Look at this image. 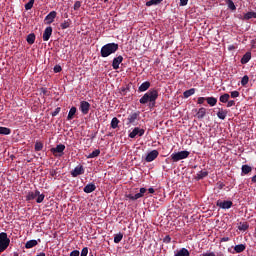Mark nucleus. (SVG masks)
<instances>
[{
	"label": "nucleus",
	"mask_w": 256,
	"mask_h": 256,
	"mask_svg": "<svg viewBox=\"0 0 256 256\" xmlns=\"http://www.w3.org/2000/svg\"><path fill=\"white\" fill-rule=\"evenodd\" d=\"M158 98L159 91L157 89H150L140 98L139 102L141 103V105H147V103H149V107L153 108L155 107V103Z\"/></svg>",
	"instance_id": "nucleus-1"
},
{
	"label": "nucleus",
	"mask_w": 256,
	"mask_h": 256,
	"mask_svg": "<svg viewBox=\"0 0 256 256\" xmlns=\"http://www.w3.org/2000/svg\"><path fill=\"white\" fill-rule=\"evenodd\" d=\"M117 51H119V44L108 43L102 46L100 55L101 57H109V55H113V53H117Z\"/></svg>",
	"instance_id": "nucleus-2"
},
{
	"label": "nucleus",
	"mask_w": 256,
	"mask_h": 256,
	"mask_svg": "<svg viewBox=\"0 0 256 256\" xmlns=\"http://www.w3.org/2000/svg\"><path fill=\"white\" fill-rule=\"evenodd\" d=\"M36 203H41L42 201H45V194H41L39 190L30 191L26 195V201H35Z\"/></svg>",
	"instance_id": "nucleus-3"
},
{
	"label": "nucleus",
	"mask_w": 256,
	"mask_h": 256,
	"mask_svg": "<svg viewBox=\"0 0 256 256\" xmlns=\"http://www.w3.org/2000/svg\"><path fill=\"white\" fill-rule=\"evenodd\" d=\"M11 243V239L7 236V233L1 232L0 233V255L4 251H7V248L9 247Z\"/></svg>",
	"instance_id": "nucleus-4"
},
{
	"label": "nucleus",
	"mask_w": 256,
	"mask_h": 256,
	"mask_svg": "<svg viewBox=\"0 0 256 256\" xmlns=\"http://www.w3.org/2000/svg\"><path fill=\"white\" fill-rule=\"evenodd\" d=\"M189 155H191V153L189 151L183 150L180 152L172 153L170 158L173 161V163H177L179 161H182V159H187V157H189Z\"/></svg>",
	"instance_id": "nucleus-5"
},
{
	"label": "nucleus",
	"mask_w": 256,
	"mask_h": 256,
	"mask_svg": "<svg viewBox=\"0 0 256 256\" xmlns=\"http://www.w3.org/2000/svg\"><path fill=\"white\" fill-rule=\"evenodd\" d=\"M140 115H141V112L139 111L131 112L127 118V125H137V121H139Z\"/></svg>",
	"instance_id": "nucleus-6"
},
{
	"label": "nucleus",
	"mask_w": 256,
	"mask_h": 256,
	"mask_svg": "<svg viewBox=\"0 0 256 256\" xmlns=\"http://www.w3.org/2000/svg\"><path fill=\"white\" fill-rule=\"evenodd\" d=\"M52 155H54V157H63V151H65V145L63 144H59L54 148L50 149Z\"/></svg>",
	"instance_id": "nucleus-7"
},
{
	"label": "nucleus",
	"mask_w": 256,
	"mask_h": 256,
	"mask_svg": "<svg viewBox=\"0 0 256 256\" xmlns=\"http://www.w3.org/2000/svg\"><path fill=\"white\" fill-rule=\"evenodd\" d=\"M216 207L220 209H231L233 207V201L231 200H217Z\"/></svg>",
	"instance_id": "nucleus-8"
},
{
	"label": "nucleus",
	"mask_w": 256,
	"mask_h": 256,
	"mask_svg": "<svg viewBox=\"0 0 256 256\" xmlns=\"http://www.w3.org/2000/svg\"><path fill=\"white\" fill-rule=\"evenodd\" d=\"M145 193H147V189L146 188H140L139 193H136L135 195L127 194L126 197H127V199H130L131 201H137V199H141V197H143V195H145Z\"/></svg>",
	"instance_id": "nucleus-9"
},
{
	"label": "nucleus",
	"mask_w": 256,
	"mask_h": 256,
	"mask_svg": "<svg viewBox=\"0 0 256 256\" xmlns=\"http://www.w3.org/2000/svg\"><path fill=\"white\" fill-rule=\"evenodd\" d=\"M143 137L145 135V129H141L139 127H136L132 130V132L129 133L130 139H135L136 137Z\"/></svg>",
	"instance_id": "nucleus-10"
},
{
	"label": "nucleus",
	"mask_w": 256,
	"mask_h": 256,
	"mask_svg": "<svg viewBox=\"0 0 256 256\" xmlns=\"http://www.w3.org/2000/svg\"><path fill=\"white\" fill-rule=\"evenodd\" d=\"M157 157H159V151L152 150L151 152H149L146 155L145 161H146V163H151V162L155 161V159H157Z\"/></svg>",
	"instance_id": "nucleus-11"
},
{
	"label": "nucleus",
	"mask_w": 256,
	"mask_h": 256,
	"mask_svg": "<svg viewBox=\"0 0 256 256\" xmlns=\"http://www.w3.org/2000/svg\"><path fill=\"white\" fill-rule=\"evenodd\" d=\"M55 17H57V12L51 11L44 19L45 25H51L55 21Z\"/></svg>",
	"instance_id": "nucleus-12"
},
{
	"label": "nucleus",
	"mask_w": 256,
	"mask_h": 256,
	"mask_svg": "<svg viewBox=\"0 0 256 256\" xmlns=\"http://www.w3.org/2000/svg\"><path fill=\"white\" fill-rule=\"evenodd\" d=\"M90 109H91V104H89V102L82 101L80 103V111L81 113H83V115H87Z\"/></svg>",
	"instance_id": "nucleus-13"
},
{
	"label": "nucleus",
	"mask_w": 256,
	"mask_h": 256,
	"mask_svg": "<svg viewBox=\"0 0 256 256\" xmlns=\"http://www.w3.org/2000/svg\"><path fill=\"white\" fill-rule=\"evenodd\" d=\"M51 35H53V28L48 26L43 33V41H49L51 39Z\"/></svg>",
	"instance_id": "nucleus-14"
},
{
	"label": "nucleus",
	"mask_w": 256,
	"mask_h": 256,
	"mask_svg": "<svg viewBox=\"0 0 256 256\" xmlns=\"http://www.w3.org/2000/svg\"><path fill=\"white\" fill-rule=\"evenodd\" d=\"M85 173V169H83V166H77L72 170L71 175L72 177H79V175H83Z\"/></svg>",
	"instance_id": "nucleus-15"
},
{
	"label": "nucleus",
	"mask_w": 256,
	"mask_h": 256,
	"mask_svg": "<svg viewBox=\"0 0 256 256\" xmlns=\"http://www.w3.org/2000/svg\"><path fill=\"white\" fill-rule=\"evenodd\" d=\"M228 113H229V111H227L226 109L218 108L217 117H218V119L225 121Z\"/></svg>",
	"instance_id": "nucleus-16"
},
{
	"label": "nucleus",
	"mask_w": 256,
	"mask_h": 256,
	"mask_svg": "<svg viewBox=\"0 0 256 256\" xmlns=\"http://www.w3.org/2000/svg\"><path fill=\"white\" fill-rule=\"evenodd\" d=\"M121 63H123V56H118L114 58L112 62L113 69L115 70L119 69V65H121Z\"/></svg>",
	"instance_id": "nucleus-17"
},
{
	"label": "nucleus",
	"mask_w": 256,
	"mask_h": 256,
	"mask_svg": "<svg viewBox=\"0 0 256 256\" xmlns=\"http://www.w3.org/2000/svg\"><path fill=\"white\" fill-rule=\"evenodd\" d=\"M208 175H209V172L207 170H201L196 174L195 180L201 181V179H205V177H208Z\"/></svg>",
	"instance_id": "nucleus-18"
},
{
	"label": "nucleus",
	"mask_w": 256,
	"mask_h": 256,
	"mask_svg": "<svg viewBox=\"0 0 256 256\" xmlns=\"http://www.w3.org/2000/svg\"><path fill=\"white\" fill-rule=\"evenodd\" d=\"M149 87H151V82L145 81L139 86L138 91L140 93H144V91H147Z\"/></svg>",
	"instance_id": "nucleus-19"
},
{
	"label": "nucleus",
	"mask_w": 256,
	"mask_h": 256,
	"mask_svg": "<svg viewBox=\"0 0 256 256\" xmlns=\"http://www.w3.org/2000/svg\"><path fill=\"white\" fill-rule=\"evenodd\" d=\"M95 189H97V186H95L93 183H89L83 188V191L84 193H93Z\"/></svg>",
	"instance_id": "nucleus-20"
},
{
	"label": "nucleus",
	"mask_w": 256,
	"mask_h": 256,
	"mask_svg": "<svg viewBox=\"0 0 256 256\" xmlns=\"http://www.w3.org/2000/svg\"><path fill=\"white\" fill-rule=\"evenodd\" d=\"M205 115H207V109L204 107L199 108L198 112L196 113L197 119H204Z\"/></svg>",
	"instance_id": "nucleus-21"
},
{
	"label": "nucleus",
	"mask_w": 256,
	"mask_h": 256,
	"mask_svg": "<svg viewBox=\"0 0 256 256\" xmlns=\"http://www.w3.org/2000/svg\"><path fill=\"white\" fill-rule=\"evenodd\" d=\"M251 61V52H246L241 58L242 65H247Z\"/></svg>",
	"instance_id": "nucleus-22"
},
{
	"label": "nucleus",
	"mask_w": 256,
	"mask_h": 256,
	"mask_svg": "<svg viewBox=\"0 0 256 256\" xmlns=\"http://www.w3.org/2000/svg\"><path fill=\"white\" fill-rule=\"evenodd\" d=\"M76 113H77V108L73 106L68 113L67 120L71 121L72 119H75Z\"/></svg>",
	"instance_id": "nucleus-23"
},
{
	"label": "nucleus",
	"mask_w": 256,
	"mask_h": 256,
	"mask_svg": "<svg viewBox=\"0 0 256 256\" xmlns=\"http://www.w3.org/2000/svg\"><path fill=\"white\" fill-rule=\"evenodd\" d=\"M37 245H38L37 240H30V241L26 242L25 248L26 249H33V247H37Z\"/></svg>",
	"instance_id": "nucleus-24"
},
{
	"label": "nucleus",
	"mask_w": 256,
	"mask_h": 256,
	"mask_svg": "<svg viewBox=\"0 0 256 256\" xmlns=\"http://www.w3.org/2000/svg\"><path fill=\"white\" fill-rule=\"evenodd\" d=\"M206 102L208 103V105H210V107H215V105H217V98L213 96L206 97Z\"/></svg>",
	"instance_id": "nucleus-25"
},
{
	"label": "nucleus",
	"mask_w": 256,
	"mask_h": 256,
	"mask_svg": "<svg viewBox=\"0 0 256 256\" xmlns=\"http://www.w3.org/2000/svg\"><path fill=\"white\" fill-rule=\"evenodd\" d=\"M191 95H195V88H191V89L183 92L184 99H189V97H191Z\"/></svg>",
	"instance_id": "nucleus-26"
},
{
	"label": "nucleus",
	"mask_w": 256,
	"mask_h": 256,
	"mask_svg": "<svg viewBox=\"0 0 256 256\" xmlns=\"http://www.w3.org/2000/svg\"><path fill=\"white\" fill-rule=\"evenodd\" d=\"M245 249H247V246H245V244H238L234 247L235 253H243Z\"/></svg>",
	"instance_id": "nucleus-27"
},
{
	"label": "nucleus",
	"mask_w": 256,
	"mask_h": 256,
	"mask_svg": "<svg viewBox=\"0 0 256 256\" xmlns=\"http://www.w3.org/2000/svg\"><path fill=\"white\" fill-rule=\"evenodd\" d=\"M35 39H36L35 33H30L27 36L26 41H27L28 45H33V43H35Z\"/></svg>",
	"instance_id": "nucleus-28"
},
{
	"label": "nucleus",
	"mask_w": 256,
	"mask_h": 256,
	"mask_svg": "<svg viewBox=\"0 0 256 256\" xmlns=\"http://www.w3.org/2000/svg\"><path fill=\"white\" fill-rule=\"evenodd\" d=\"M99 155H101V150L96 149L87 156V159H95V157H99Z\"/></svg>",
	"instance_id": "nucleus-29"
},
{
	"label": "nucleus",
	"mask_w": 256,
	"mask_h": 256,
	"mask_svg": "<svg viewBox=\"0 0 256 256\" xmlns=\"http://www.w3.org/2000/svg\"><path fill=\"white\" fill-rule=\"evenodd\" d=\"M251 171H253V168L247 164L242 165V173H244V175H249V173H251Z\"/></svg>",
	"instance_id": "nucleus-30"
},
{
	"label": "nucleus",
	"mask_w": 256,
	"mask_h": 256,
	"mask_svg": "<svg viewBox=\"0 0 256 256\" xmlns=\"http://www.w3.org/2000/svg\"><path fill=\"white\" fill-rule=\"evenodd\" d=\"M247 229H249V223H247V222H240L238 224V230L239 231H247Z\"/></svg>",
	"instance_id": "nucleus-31"
},
{
	"label": "nucleus",
	"mask_w": 256,
	"mask_h": 256,
	"mask_svg": "<svg viewBox=\"0 0 256 256\" xmlns=\"http://www.w3.org/2000/svg\"><path fill=\"white\" fill-rule=\"evenodd\" d=\"M245 21H249V19H256V12H248L246 14H244V18Z\"/></svg>",
	"instance_id": "nucleus-32"
},
{
	"label": "nucleus",
	"mask_w": 256,
	"mask_h": 256,
	"mask_svg": "<svg viewBox=\"0 0 256 256\" xmlns=\"http://www.w3.org/2000/svg\"><path fill=\"white\" fill-rule=\"evenodd\" d=\"M0 135H11V128L0 126Z\"/></svg>",
	"instance_id": "nucleus-33"
},
{
	"label": "nucleus",
	"mask_w": 256,
	"mask_h": 256,
	"mask_svg": "<svg viewBox=\"0 0 256 256\" xmlns=\"http://www.w3.org/2000/svg\"><path fill=\"white\" fill-rule=\"evenodd\" d=\"M226 4L228 6V9H230L231 11H237V6H235L233 0H227Z\"/></svg>",
	"instance_id": "nucleus-34"
},
{
	"label": "nucleus",
	"mask_w": 256,
	"mask_h": 256,
	"mask_svg": "<svg viewBox=\"0 0 256 256\" xmlns=\"http://www.w3.org/2000/svg\"><path fill=\"white\" fill-rule=\"evenodd\" d=\"M231 96L227 93H224L223 95L220 96L219 101L220 103H227Z\"/></svg>",
	"instance_id": "nucleus-35"
},
{
	"label": "nucleus",
	"mask_w": 256,
	"mask_h": 256,
	"mask_svg": "<svg viewBox=\"0 0 256 256\" xmlns=\"http://www.w3.org/2000/svg\"><path fill=\"white\" fill-rule=\"evenodd\" d=\"M117 127H119V119L117 117H114L111 120V128L112 129H117Z\"/></svg>",
	"instance_id": "nucleus-36"
},
{
	"label": "nucleus",
	"mask_w": 256,
	"mask_h": 256,
	"mask_svg": "<svg viewBox=\"0 0 256 256\" xmlns=\"http://www.w3.org/2000/svg\"><path fill=\"white\" fill-rule=\"evenodd\" d=\"M123 241V233L119 232L114 236V243H121Z\"/></svg>",
	"instance_id": "nucleus-37"
},
{
	"label": "nucleus",
	"mask_w": 256,
	"mask_h": 256,
	"mask_svg": "<svg viewBox=\"0 0 256 256\" xmlns=\"http://www.w3.org/2000/svg\"><path fill=\"white\" fill-rule=\"evenodd\" d=\"M33 5H35V0H30L27 4H25L26 11L33 9Z\"/></svg>",
	"instance_id": "nucleus-38"
},
{
	"label": "nucleus",
	"mask_w": 256,
	"mask_h": 256,
	"mask_svg": "<svg viewBox=\"0 0 256 256\" xmlns=\"http://www.w3.org/2000/svg\"><path fill=\"white\" fill-rule=\"evenodd\" d=\"M247 83H249V76L244 75V76L242 77V80H241V85H242V87H245V85H247Z\"/></svg>",
	"instance_id": "nucleus-39"
},
{
	"label": "nucleus",
	"mask_w": 256,
	"mask_h": 256,
	"mask_svg": "<svg viewBox=\"0 0 256 256\" xmlns=\"http://www.w3.org/2000/svg\"><path fill=\"white\" fill-rule=\"evenodd\" d=\"M34 149L35 151H43V144L41 142H36Z\"/></svg>",
	"instance_id": "nucleus-40"
},
{
	"label": "nucleus",
	"mask_w": 256,
	"mask_h": 256,
	"mask_svg": "<svg viewBox=\"0 0 256 256\" xmlns=\"http://www.w3.org/2000/svg\"><path fill=\"white\" fill-rule=\"evenodd\" d=\"M240 95H241V93H239V91H237V90L230 92V97L232 99H237V97H239Z\"/></svg>",
	"instance_id": "nucleus-41"
},
{
	"label": "nucleus",
	"mask_w": 256,
	"mask_h": 256,
	"mask_svg": "<svg viewBox=\"0 0 256 256\" xmlns=\"http://www.w3.org/2000/svg\"><path fill=\"white\" fill-rule=\"evenodd\" d=\"M202 256H225L223 253H218L217 255L215 254V252H206L204 254H202Z\"/></svg>",
	"instance_id": "nucleus-42"
},
{
	"label": "nucleus",
	"mask_w": 256,
	"mask_h": 256,
	"mask_svg": "<svg viewBox=\"0 0 256 256\" xmlns=\"http://www.w3.org/2000/svg\"><path fill=\"white\" fill-rule=\"evenodd\" d=\"M205 101H207V97H199L197 99V104L198 105H203V103H205Z\"/></svg>",
	"instance_id": "nucleus-43"
},
{
	"label": "nucleus",
	"mask_w": 256,
	"mask_h": 256,
	"mask_svg": "<svg viewBox=\"0 0 256 256\" xmlns=\"http://www.w3.org/2000/svg\"><path fill=\"white\" fill-rule=\"evenodd\" d=\"M88 253H89V248L84 247V248L82 249V251H81L80 256H87Z\"/></svg>",
	"instance_id": "nucleus-44"
},
{
	"label": "nucleus",
	"mask_w": 256,
	"mask_h": 256,
	"mask_svg": "<svg viewBox=\"0 0 256 256\" xmlns=\"http://www.w3.org/2000/svg\"><path fill=\"white\" fill-rule=\"evenodd\" d=\"M59 113H61L60 107L56 108L55 111L52 112V117H57V115H59Z\"/></svg>",
	"instance_id": "nucleus-45"
},
{
	"label": "nucleus",
	"mask_w": 256,
	"mask_h": 256,
	"mask_svg": "<svg viewBox=\"0 0 256 256\" xmlns=\"http://www.w3.org/2000/svg\"><path fill=\"white\" fill-rule=\"evenodd\" d=\"M163 243H166V244L171 243V236L166 235V236L163 238Z\"/></svg>",
	"instance_id": "nucleus-46"
},
{
	"label": "nucleus",
	"mask_w": 256,
	"mask_h": 256,
	"mask_svg": "<svg viewBox=\"0 0 256 256\" xmlns=\"http://www.w3.org/2000/svg\"><path fill=\"white\" fill-rule=\"evenodd\" d=\"M40 93L42 95L47 96V95H49V90H47V88H40Z\"/></svg>",
	"instance_id": "nucleus-47"
},
{
	"label": "nucleus",
	"mask_w": 256,
	"mask_h": 256,
	"mask_svg": "<svg viewBox=\"0 0 256 256\" xmlns=\"http://www.w3.org/2000/svg\"><path fill=\"white\" fill-rule=\"evenodd\" d=\"M226 107H235V100H228Z\"/></svg>",
	"instance_id": "nucleus-48"
},
{
	"label": "nucleus",
	"mask_w": 256,
	"mask_h": 256,
	"mask_svg": "<svg viewBox=\"0 0 256 256\" xmlns=\"http://www.w3.org/2000/svg\"><path fill=\"white\" fill-rule=\"evenodd\" d=\"M61 71H62V68L60 65L54 66V73H61Z\"/></svg>",
	"instance_id": "nucleus-49"
},
{
	"label": "nucleus",
	"mask_w": 256,
	"mask_h": 256,
	"mask_svg": "<svg viewBox=\"0 0 256 256\" xmlns=\"http://www.w3.org/2000/svg\"><path fill=\"white\" fill-rule=\"evenodd\" d=\"M189 3V0H180V7H185Z\"/></svg>",
	"instance_id": "nucleus-50"
},
{
	"label": "nucleus",
	"mask_w": 256,
	"mask_h": 256,
	"mask_svg": "<svg viewBox=\"0 0 256 256\" xmlns=\"http://www.w3.org/2000/svg\"><path fill=\"white\" fill-rule=\"evenodd\" d=\"M153 5H155L154 0H149L148 2H146V7H151Z\"/></svg>",
	"instance_id": "nucleus-51"
},
{
	"label": "nucleus",
	"mask_w": 256,
	"mask_h": 256,
	"mask_svg": "<svg viewBox=\"0 0 256 256\" xmlns=\"http://www.w3.org/2000/svg\"><path fill=\"white\" fill-rule=\"evenodd\" d=\"M70 256H79V250H73V251L70 253Z\"/></svg>",
	"instance_id": "nucleus-52"
},
{
	"label": "nucleus",
	"mask_w": 256,
	"mask_h": 256,
	"mask_svg": "<svg viewBox=\"0 0 256 256\" xmlns=\"http://www.w3.org/2000/svg\"><path fill=\"white\" fill-rule=\"evenodd\" d=\"M67 27H71V20L65 22V29H67Z\"/></svg>",
	"instance_id": "nucleus-53"
},
{
	"label": "nucleus",
	"mask_w": 256,
	"mask_h": 256,
	"mask_svg": "<svg viewBox=\"0 0 256 256\" xmlns=\"http://www.w3.org/2000/svg\"><path fill=\"white\" fill-rule=\"evenodd\" d=\"M81 7V3L80 2H76L74 5V9H79Z\"/></svg>",
	"instance_id": "nucleus-54"
},
{
	"label": "nucleus",
	"mask_w": 256,
	"mask_h": 256,
	"mask_svg": "<svg viewBox=\"0 0 256 256\" xmlns=\"http://www.w3.org/2000/svg\"><path fill=\"white\" fill-rule=\"evenodd\" d=\"M154 1V5H159V3H161L163 0H153Z\"/></svg>",
	"instance_id": "nucleus-55"
},
{
	"label": "nucleus",
	"mask_w": 256,
	"mask_h": 256,
	"mask_svg": "<svg viewBox=\"0 0 256 256\" xmlns=\"http://www.w3.org/2000/svg\"><path fill=\"white\" fill-rule=\"evenodd\" d=\"M148 193H151V194L155 193V189L149 188V189H148Z\"/></svg>",
	"instance_id": "nucleus-56"
},
{
	"label": "nucleus",
	"mask_w": 256,
	"mask_h": 256,
	"mask_svg": "<svg viewBox=\"0 0 256 256\" xmlns=\"http://www.w3.org/2000/svg\"><path fill=\"white\" fill-rule=\"evenodd\" d=\"M252 183H256V174L251 178Z\"/></svg>",
	"instance_id": "nucleus-57"
},
{
	"label": "nucleus",
	"mask_w": 256,
	"mask_h": 256,
	"mask_svg": "<svg viewBox=\"0 0 256 256\" xmlns=\"http://www.w3.org/2000/svg\"><path fill=\"white\" fill-rule=\"evenodd\" d=\"M229 51H233V49H235V47L233 45L228 47Z\"/></svg>",
	"instance_id": "nucleus-58"
},
{
	"label": "nucleus",
	"mask_w": 256,
	"mask_h": 256,
	"mask_svg": "<svg viewBox=\"0 0 256 256\" xmlns=\"http://www.w3.org/2000/svg\"><path fill=\"white\" fill-rule=\"evenodd\" d=\"M222 241H224V242L229 241V237L222 238Z\"/></svg>",
	"instance_id": "nucleus-59"
},
{
	"label": "nucleus",
	"mask_w": 256,
	"mask_h": 256,
	"mask_svg": "<svg viewBox=\"0 0 256 256\" xmlns=\"http://www.w3.org/2000/svg\"><path fill=\"white\" fill-rule=\"evenodd\" d=\"M62 29H65V23L61 24Z\"/></svg>",
	"instance_id": "nucleus-60"
},
{
	"label": "nucleus",
	"mask_w": 256,
	"mask_h": 256,
	"mask_svg": "<svg viewBox=\"0 0 256 256\" xmlns=\"http://www.w3.org/2000/svg\"><path fill=\"white\" fill-rule=\"evenodd\" d=\"M14 256H19V254H14Z\"/></svg>",
	"instance_id": "nucleus-61"
},
{
	"label": "nucleus",
	"mask_w": 256,
	"mask_h": 256,
	"mask_svg": "<svg viewBox=\"0 0 256 256\" xmlns=\"http://www.w3.org/2000/svg\"><path fill=\"white\" fill-rule=\"evenodd\" d=\"M107 1H109V0H104L105 3H107Z\"/></svg>",
	"instance_id": "nucleus-62"
}]
</instances>
